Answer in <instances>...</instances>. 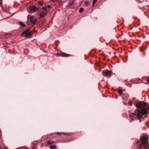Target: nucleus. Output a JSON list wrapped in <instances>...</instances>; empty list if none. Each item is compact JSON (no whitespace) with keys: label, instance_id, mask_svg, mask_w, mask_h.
Wrapping results in <instances>:
<instances>
[{"label":"nucleus","instance_id":"obj_3","mask_svg":"<svg viewBox=\"0 0 149 149\" xmlns=\"http://www.w3.org/2000/svg\"><path fill=\"white\" fill-rule=\"evenodd\" d=\"M33 30L30 31V29H28L26 30L23 32L21 34L22 36H24L25 34V38H27L32 36L34 32Z\"/></svg>","mask_w":149,"mask_h":149},{"label":"nucleus","instance_id":"obj_23","mask_svg":"<svg viewBox=\"0 0 149 149\" xmlns=\"http://www.w3.org/2000/svg\"><path fill=\"white\" fill-rule=\"evenodd\" d=\"M27 10H28V11L29 12V13H31V11L30 12L28 10V9H27Z\"/></svg>","mask_w":149,"mask_h":149},{"label":"nucleus","instance_id":"obj_8","mask_svg":"<svg viewBox=\"0 0 149 149\" xmlns=\"http://www.w3.org/2000/svg\"><path fill=\"white\" fill-rule=\"evenodd\" d=\"M47 11L42 12V13H40V17H44L45 15L47 14Z\"/></svg>","mask_w":149,"mask_h":149},{"label":"nucleus","instance_id":"obj_22","mask_svg":"<svg viewBox=\"0 0 149 149\" xmlns=\"http://www.w3.org/2000/svg\"><path fill=\"white\" fill-rule=\"evenodd\" d=\"M39 4H40V6H42V4H42V3H39Z\"/></svg>","mask_w":149,"mask_h":149},{"label":"nucleus","instance_id":"obj_26","mask_svg":"<svg viewBox=\"0 0 149 149\" xmlns=\"http://www.w3.org/2000/svg\"><path fill=\"white\" fill-rule=\"evenodd\" d=\"M1 0H0V2H1Z\"/></svg>","mask_w":149,"mask_h":149},{"label":"nucleus","instance_id":"obj_17","mask_svg":"<svg viewBox=\"0 0 149 149\" xmlns=\"http://www.w3.org/2000/svg\"><path fill=\"white\" fill-rule=\"evenodd\" d=\"M42 9L45 11H47V8L45 7H43L42 8Z\"/></svg>","mask_w":149,"mask_h":149},{"label":"nucleus","instance_id":"obj_11","mask_svg":"<svg viewBox=\"0 0 149 149\" xmlns=\"http://www.w3.org/2000/svg\"><path fill=\"white\" fill-rule=\"evenodd\" d=\"M118 93L120 95H122L123 93L122 90L120 89H118Z\"/></svg>","mask_w":149,"mask_h":149},{"label":"nucleus","instance_id":"obj_1","mask_svg":"<svg viewBox=\"0 0 149 149\" xmlns=\"http://www.w3.org/2000/svg\"><path fill=\"white\" fill-rule=\"evenodd\" d=\"M148 104L144 101L139 102L137 103L136 104V106L138 108L142 109H136L134 111V112L132 113V116H133L134 118L138 120H140L143 118V115H145V117H146V115L148 114V113L147 109H149V105L148 108H144Z\"/></svg>","mask_w":149,"mask_h":149},{"label":"nucleus","instance_id":"obj_10","mask_svg":"<svg viewBox=\"0 0 149 149\" xmlns=\"http://www.w3.org/2000/svg\"><path fill=\"white\" fill-rule=\"evenodd\" d=\"M54 142L53 141L50 140L48 141L47 142V144L48 145H51L54 144Z\"/></svg>","mask_w":149,"mask_h":149},{"label":"nucleus","instance_id":"obj_19","mask_svg":"<svg viewBox=\"0 0 149 149\" xmlns=\"http://www.w3.org/2000/svg\"><path fill=\"white\" fill-rule=\"evenodd\" d=\"M97 1V0H93V5L95 4V3Z\"/></svg>","mask_w":149,"mask_h":149},{"label":"nucleus","instance_id":"obj_5","mask_svg":"<svg viewBox=\"0 0 149 149\" xmlns=\"http://www.w3.org/2000/svg\"><path fill=\"white\" fill-rule=\"evenodd\" d=\"M102 73L104 76L106 77L109 76L111 74V72L108 70H104L102 72Z\"/></svg>","mask_w":149,"mask_h":149},{"label":"nucleus","instance_id":"obj_12","mask_svg":"<svg viewBox=\"0 0 149 149\" xmlns=\"http://www.w3.org/2000/svg\"><path fill=\"white\" fill-rule=\"evenodd\" d=\"M49 148L51 149H56V146L55 145H53L50 146L49 147Z\"/></svg>","mask_w":149,"mask_h":149},{"label":"nucleus","instance_id":"obj_18","mask_svg":"<svg viewBox=\"0 0 149 149\" xmlns=\"http://www.w3.org/2000/svg\"><path fill=\"white\" fill-rule=\"evenodd\" d=\"M73 4V3H68V6H71V5H72Z\"/></svg>","mask_w":149,"mask_h":149},{"label":"nucleus","instance_id":"obj_20","mask_svg":"<svg viewBox=\"0 0 149 149\" xmlns=\"http://www.w3.org/2000/svg\"><path fill=\"white\" fill-rule=\"evenodd\" d=\"M47 7L49 8H51V6L50 5H47Z\"/></svg>","mask_w":149,"mask_h":149},{"label":"nucleus","instance_id":"obj_4","mask_svg":"<svg viewBox=\"0 0 149 149\" xmlns=\"http://www.w3.org/2000/svg\"><path fill=\"white\" fill-rule=\"evenodd\" d=\"M28 17V20L33 25L36 24V22L37 21V19L34 17L32 16H31L30 17Z\"/></svg>","mask_w":149,"mask_h":149},{"label":"nucleus","instance_id":"obj_16","mask_svg":"<svg viewBox=\"0 0 149 149\" xmlns=\"http://www.w3.org/2000/svg\"><path fill=\"white\" fill-rule=\"evenodd\" d=\"M84 10V8H81L79 10V12L80 13L82 12Z\"/></svg>","mask_w":149,"mask_h":149},{"label":"nucleus","instance_id":"obj_6","mask_svg":"<svg viewBox=\"0 0 149 149\" xmlns=\"http://www.w3.org/2000/svg\"><path fill=\"white\" fill-rule=\"evenodd\" d=\"M29 9L30 10H32L35 12L36 10H38V8H37L35 6L33 5L32 6H30Z\"/></svg>","mask_w":149,"mask_h":149},{"label":"nucleus","instance_id":"obj_14","mask_svg":"<svg viewBox=\"0 0 149 149\" xmlns=\"http://www.w3.org/2000/svg\"><path fill=\"white\" fill-rule=\"evenodd\" d=\"M85 5L86 6H88L89 3V2L87 1H85L84 2Z\"/></svg>","mask_w":149,"mask_h":149},{"label":"nucleus","instance_id":"obj_24","mask_svg":"<svg viewBox=\"0 0 149 149\" xmlns=\"http://www.w3.org/2000/svg\"><path fill=\"white\" fill-rule=\"evenodd\" d=\"M129 104H130V105H132V104H131V103H129Z\"/></svg>","mask_w":149,"mask_h":149},{"label":"nucleus","instance_id":"obj_9","mask_svg":"<svg viewBox=\"0 0 149 149\" xmlns=\"http://www.w3.org/2000/svg\"><path fill=\"white\" fill-rule=\"evenodd\" d=\"M56 133L58 134V135H60L61 134H63L64 135L69 134L68 132H57Z\"/></svg>","mask_w":149,"mask_h":149},{"label":"nucleus","instance_id":"obj_21","mask_svg":"<svg viewBox=\"0 0 149 149\" xmlns=\"http://www.w3.org/2000/svg\"><path fill=\"white\" fill-rule=\"evenodd\" d=\"M147 82L149 84V77H148L147 79Z\"/></svg>","mask_w":149,"mask_h":149},{"label":"nucleus","instance_id":"obj_7","mask_svg":"<svg viewBox=\"0 0 149 149\" xmlns=\"http://www.w3.org/2000/svg\"><path fill=\"white\" fill-rule=\"evenodd\" d=\"M59 56H61L62 57H67L68 56H71V55L70 54H68L65 53H62L61 54H59Z\"/></svg>","mask_w":149,"mask_h":149},{"label":"nucleus","instance_id":"obj_15","mask_svg":"<svg viewBox=\"0 0 149 149\" xmlns=\"http://www.w3.org/2000/svg\"><path fill=\"white\" fill-rule=\"evenodd\" d=\"M51 1L53 2H54L55 1L59 2L61 1V0H51Z\"/></svg>","mask_w":149,"mask_h":149},{"label":"nucleus","instance_id":"obj_13","mask_svg":"<svg viewBox=\"0 0 149 149\" xmlns=\"http://www.w3.org/2000/svg\"><path fill=\"white\" fill-rule=\"evenodd\" d=\"M19 24L23 27H25L26 26V25L25 24L21 22H19Z\"/></svg>","mask_w":149,"mask_h":149},{"label":"nucleus","instance_id":"obj_2","mask_svg":"<svg viewBox=\"0 0 149 149\" xmlns=\"http://www.w3.org/2000/svg\"><path fill=\"white\" fill-rule=\"evenodd\" d=\"M148 137L144 135L141 137V143L139 146V148L138 149H146L147 147L149 146L148 143Z\"/></svg>","mask_w":149,"mask_h":149},{"label":"nucleus","instance_id":"obj_25","mask_svg":"<svg viewBox=\"0 0 149 149\" xmlns=\"http://www.w3.org/2000/svg\"><path fill=\"white\" fill-rule=\"evenodd\" d=\"M148 149H149V147L148 148Z\"/></svg>","mask_w":149,"mask_h":149}]
</instances>
